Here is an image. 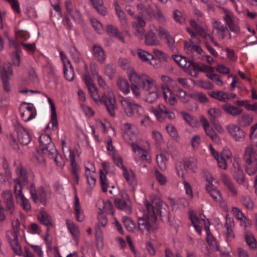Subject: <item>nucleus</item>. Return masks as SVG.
<instances>
[{
    "label": "nucleus",
    "mask_w": 257,
    "mask_h": 257,
    "mask_svg": "<svg viewBox=\"0 0 257 257\" xmlns=\"http://www.w3.org/2000/svg\"><path fill=\"white\" fill-rule=\"evenodd\" d=\"M221 178L223 183L229 190L231 195L233 197L236 196L238 195V192L230 177L227 174H222Z\"/></svg>",
    "instance_id": "26"
},
{
    "label": "nucleus",
    "mask_w": 257,
    "mask_h": 257,
    "mask_svg": "<svg viewBox=\"0 0 257 257\" xmlns=\"http://www.w3.org/2000/svg\"><path fill=\"white\" fill-rule=\"evenodd\" d=\"M122 220L123 224L128 231L133 232L136 229V223L132 219L128 217H123Z\"/></svg>",
    "instance_id": "53"
},
{
    "label": "nucleus",
    "mask_w": 257,
    "mask_h": 257,
    "mask_svg": "<svg viewBox=\"0 0 257 257\" xmlns=\"http://www.w3.org/2000/svg\"><path fill=\"white\" fill-rule=\"evenodd\" d=\"M119 102L125 114L128 117H133L136 113L138 116H143L145 112L144 108L130 97H121Z\"/></svg>",
    "instance_id": "9"
},
{
    "label": "nucleus",
    "mask_w": 257,
    "mask_h": 257,
    "mask_svg": "<svg viewBox=\"0 0 257 257\" xmlns=\"http://www.w3.org/2000/svg\"><path fill=\"white\" fill-rule=\"evenodd\" d=\"M233 226V221L232 219H226L225 226L226 228V238L228 241H231L234 238L235 235L231 229Z\"/></svg>",
    "instance_id": "48"
},
{
    "label": "nucleus",
    "mask_w": 257,
    "mask_h": 257,
    "mask_svg": "<svg viewBox=\"0 0 257 257\" xmlns=\"http://www.w3.org/2000/svg\"><path fill=\"white\" fill-rule=\"evenodd\" d=\"M113 6L114 7L116 14L118 18H119L120 23L122 26H126L127 24L126 18L125 17L124 12L122 10L117 0L114 1Z\"/></svg>",
    "instance_id": "36"
},
{
    "label": "nucleus",
    "mask_w": 257,
    "mask_h": 257,
    "mask_svg": "<svg viewBox=\"0 0 257 257\" xmlns=\"http://www.w3.org/2000/svg\"><path fill=\"white\" fill-rule=\"evenodd\" d=\"M153 53L160 61H167L168 57L164 52L157 49H154Z\"/></svg>",
    "instance_id": "62"
},
{
    "label": "nucleus",
    "mask_w": 257,
    "mask_h": 257,
    "mask_svg": "<svg viewBox=\"0 0 257 257\" xmlns=\"http://www.w3.org/2000/svg\"><path fill=\"white\" fill-rule=\"evenodd\" d=\"M18 137L19 142L23 145L29 144L31 141L30 135L26 130H23L19 132Z\"/></svg>",
    "instance_id": "44"
},
{
    "label": "nucleus",
    "mask_w": 257,
    "mask_h": 257,
    "mask_svg": "<svg viewBox=\"0 0 257 257\" xmlns=\"http://www.w3.org/2000/svg\"><path fill=\"white\" fill-rule=\"evenodd\" d=\"M97 80L98 85L103 90V94L100 97V104L104 103L108 112L110 115L114 116L117 105L113 92L100 75H97Z\"/></svg>",
    "instance_id": "5"
},
{
    "label": "nucleus",
    "mask_w": 257,
    "mask_h": 257,
    "mask_svg": "<svg viewBox=\"0 0 257 257\" xmlns=\"http://www.w3.org/2000/svg\"><path fill=\"white\" fill-rule=\"evenodd\" d=\"M13 75V71L10 63L4 66L1 73L4 90L6 92H9L11 90V86L9 82L10 77Z\"/></svg>",
    "instance_id": "16"
},
{
    "label": "nucleus",
    "mask_w": 257,
    "mask_h": 257,
    "mask_svg": "<svg viewBox=\"0 0 257 257\" xmlns=\"http://www.w3.org/2000/svg\"><path fill=\"white\" fill-rule=\"evenodd\" d=\"M157 162L160 169L165 170L166 168V161H167L166 157L163 154L159 155L156 157Z\"/></svg>",
    "instance_id": "64"
},
{
    "label": "nucleus",
    "mask_w": 257,
    "mask_h": 257,
    "mask_svg": "<svg viewBox=\"0 0 257 257\" xmlns=\"http://www.w3.org/2000/svg\"><path fill=\"white\" fill-rule=\"evenodd\" d=\"M222 108L225 113L233 116L239 115L242 112V109L228 103L222 105Z\"/></svg>",
    "instance_id": "34"
},
{
    "label": "nucleus",
    "mask_w": 257,
    "mask_h": 257,
    "mask_svg": "<svg viewBox=\"0 0 257 257\" xmlns=\"http://www.w3.org/2000/svg\"><path fill=\"white\" fill-rule=\"evenodd\" d=\"M253 118L247 114H242L238 119V122L243 126L249 125L252 121Z\"/></svg>",
    "instance_id": "57"
},
{
    "label": "nucleus",
    "mask_w": 257,
    "mask_h": 257,
    "mask_svg": "<svg viewBox=\"0 0 257 257\" xmlns=\"http://www.w3.org/2000/svg\"><path fill=\"white\" fill-rule=\"evenodd\" d=\"M71 159V173L73 175L76 183L77 184L79 182V175L78 173L79 171V167L76 163L74 160V156H73L70 158Z\"/></svg>",
    "instance_id": "50"
},
{
    "label": "nucleus",
    "mask_w": 257,
    "mask_h": 257,
    "mask_svg": "<svg viewBox=\"0 0 257 257\" xmlns=\"http://www.w3.org/2000/svg\"><path fill=\"white\" fill-rule=\"evenodd\" d=\"M73 208L75 211V215L76 219L79 222L83 221L85 218V216L83 211L81 209L79 199L77 195H75L74 196Z\"/></svg>",
    "instance_id": "32"
},
{
    "label": "nucleus",
    "mask_w": 257,
    "mask_h": 257,
    "mask_svg": "<svg viewBox=\"0 0 257 257\" xmlns=\"http://www.w3.org/2000/svg\"><path fill=\"white\" fill-rule=\"evenodd\" d=\"M184 165L192 172H196L197 169V161L195 158L191 157L186 159L184 162Z\"/></svg>",
    "instance_id": "52"
},
{
    "label": "nucleus",
    "mask_w": 257,
    "mask_h": 257,
    "mask_svg": "<svg viewBox=\"0 0 257 257\" xmlns=\"http://www.w3.org/2000/svg\"><path fill=\"white\" fill-rule=\"evenodd\" d=\"M173 18L175 21L180 24L183 25L185 22V19L183 15L182 12L178 10H175L172 14Z\"/></svg>",
    "instance_id": "58"
},
{
    "label": "nucleus",
    "mask_w": 257,
    "mask_h": 257,
    "mask_svg": "<svg viewBox=\"0 0 257 257\" xmlns=\"http://www.w3.org/2000/svg\"><path fill=\"white\" fill-rule=\"evenodd\" d=\"M151 200L152 204H151V205L153 207L154 210L156 209L157 213L162 217H168L169 215L168 206L157 196H152Z\"/></svg>",
    "instance_id": "15"
},
{
    "label": "nucleus",
    "mask_w": 257,
    "mask_h": 257,
    "mask_svg": "<svg viewBox=\"0 0 257 257\" xmlns=\"http://www.w3.org/2000/svg\"><path fill=\"white\" fill-rule=\"evenodd\" d=\"M104 73L110 79H112L115 73L114 66L110 64L106 65L104 68Z\"/></svg>",
    "instance_id": "63"
},
{
    "label": "nucleus",
    "mask_w": 257,
    "mask_h": 257,
    "mask_svg": "<svg viewBox=\"0 0 257 257\" xmlns=\"http://www.w3.org/2000/svg\"><path fill=\"white\" fill-rule=\"evenodd\" d=\"M152 112L155 115L159 121L163 120V117L161 115L162 113L165 114L167 117L170 119H173L175 117L174 113L170 110H168V108L162 104H159L157 108H152Z\"/></svg>",
    "instance_id": "23"
},
{
    "label": "nucleus",
    "mask_w": 257,
    "mask_h": 257,
    "mask_svg": "<svg viewBox=\"0 0 257 257\" xmlns=\"http://www.w3.org/2000/svg\"><path fill=\"white\" fill-rule=\"evenodd\" d=\"M200 42L201 41L199 39H197V41L190 40L189 42H185L184 48L188 54L203 60L204 59L205 54L199 44Z\"/></svg>",
    "instance_id": "11"
},
{
    "label": "nucleus",
    "mask_w": 257,
    "mask_h": 257,
    "mask_svg": "<svg viewBox=\"0 0 257 257\" xmlns=\"http://www.w3.org/2000/svg\"><path fill=\"white\" fill-rule=\"evenodd\" d=\"M119 64L127 74L131 82V88L136 97H140L142 90L149 91L155 86V80L145 74H138L134 68L130 67V62L125 58H120Z\"/></svg>",
    "instance_id": "2"
},
{
    "label": "nucleus",
    "mask_w": 257,
    "mask_h": 257,
    "mask_svg": "<svg viewBox=\"0 0 257 257\" xmlns=\"http://www.w3.org/2000/svg\"><path fill=\"white\" fill-rule=\"evenodd\" d=\"M48 102L51 108V121L52 125V129L55 130L58 128V121L56 111L55 105L50 98H48Z\"/></svg>",
    "instance_id": "37"
},
{
    "label": "nucleus",
    "mask_w": 257,
    "mask_h": 257,
    "mask_svg": "<svg viewBox=\"0 0 257 257\" xmlns=\"http://www.w3.org/2000/svg\"><path fill=\"white\" fill-rule=\"evenodd\" d=\"M122 174L129 185L131 189L134 191L138 184L136 176L134 172L132 170H127L126 168H123Z\"/></svg>",
    "instance_id": "24"
},
{
    "label": "nucleus",
    "mask_w": 257,
    "mask_h": 257,
    "mask_svg": "<svg viewBox=\"0 0 257 257\" xmlns=\"http://www.w3.org/2000/svg\"><path fill=\"white\" fill-rule=\"evenodd\" d=\"M243 158L245 162H257V149L250 145L247 146L244 149Z\"/></svg>",
    "instance_id": "29"
},
{
    "label": "nucleus",
    "mask_w": 257,
    "mask_h": 257,
    "mask_svg": "<svg viewBox=\"0 0 257 257\" xmlns=\"http://www.w3.org/2000/svg\"><path fill=\"white\" fill-rule=\"evenodd\" d=\"M2 196L7 211L11 214L13 213L15 210V206L12 192L10 190L4 191L2 193Z\"/></svg>",
    "instance_id": "27"
},
{
    "label": "nucleus",
    "mask_w": 257,
    "mask_h": 257,
    "mask_svg": "<svg viewBox=\"0 0 257 257\" xmlns=\"http://www.w3.org/2000/svg\"><path fill=\"white\" fill-rule=\"evenodd\" d=\"M38 219L45 225L48 226L51 224L50 217L46 213L44 208L41 210L40 214L38 215Z\"/></svg>",
    "instance_id": "56"
},
{
    "label": "nucleus",
    "mask_w": 257,
    "mask_h": 257,
    "mask_svg": "<svg viewBox=\"0 0 257 257\" xmlns=\"http://www.w3.org/2000/svg\"><path fill=\"white\" fill-rule=\"evenodd\" d=\"M211 25L213 32L215 33L218 40H223L227 36L228 39H231V35L228 31L227 27L223 24L220 20L212 19Z\"/></svg>",
    "instance_id": "14"
},
{
    "label": "nucleus",
    "mask_w": 257,
    "mask_h": 257,
    "mask_svg": "<svg viewBox=\"0 0 257 257\" xmlns=\"http://www.w3.org/2000/svg\"><path fill=\"white\" fill-rule=\"evenodd\" d=\"M17 173L18 177L14 180V191L16 194V200L25 210L29 211L31 209V205L28 200L25 197L22 192V184L24 185L27 183V176L25 171L23 170L21 168H17Z\"/></svg>",
    "instance_id": "6"
},
{
    "label": "nucleus",
    "mask_w": 257,
    "mask_h": 257,
    "mask_svg": "<svg viewBox=\"0 0 257 257\" xmlns=\"http://www.w3.org/2000/svg\"><path fill=\"white\" fill-rule=\"evenodd\" d=\"M190 218L196 231L199 234H201L202 225H204V229L207 235L206 239L207 243L211 247V249L215 251L218 250L219 246L218 243L214 237L210 233L209 227V222L205 221L203 219H199L193 213H190Z\"/></svg>",
    "instance_id": "8"
},
{
    "label": "nucleus",
    "mask_w": 257,
    "mask_h": 257,
    "mask_svg": "<svg viewBox=\"0 0 257 257\" xmlns=\"http://www.w3.org/2000/svg\"><path fill=\"white\" fill-rule=\"evenodd\" d=\"M145 43L148 46H157L160 44L156 33L152 30L145 35Z\"/></svg>",
    "instance_id": "33"
},
{
    "label": "nucleus",
    "mask_w": 257,
    "mask_h": 257,
    "mask_svg": "<svg viewBox=\"0 0 257 257\" xmlns=\"http://www.w3.org/2000/svg\"><path fill=\"white\" fill-rule=\"evenodd\" d=\"M20 223L18 220L12 221V230L7 233V237L14 252L18 255L22 254V249L19 240Z\"/></svg>",
    "instance_id": "10"
},
{
    "label": "nucleus",
    "mask_w": 257,
    "mask_h": 257,
    "mask_svg": "<svg viewBox=\"0 0 257 257\" xmlns=\"http://www.w3.org/2000/svg\"><path fill=\"white\" fill-rule=\"evenodd\" d=\"M63 72L65 78L69 81H72L74 78V71L71 64L67 63L63 66Z\"/></svg>",
    "instance_id": "43"
},
{
    "label": "nucleus",
    "mask_w": 257,
    "mask_h": 257,
    "mask_svg": "<svg viewBox=\"0 0 257 257\" xmlns=\"http://www.w3.org/2000/svg\"><path fill=\"white\" fill-rule=\"evenodd\" d=\"M193 70H198L199 71L205 72L206 74H210L211 72H214V69L213 67L203 64H199L194 62V64L192 66Z\"/></svg>",
    "instance_id": "45"
},
{
    "label": "nucleus",
    "mask_w": 257,
    "mask_h": 257,
    "mask_svg": "<svg viewBox=\"0 0 257 257\" xmlns=\"http://www.w3.org/2000/svg\"><path fill=\"white\" fill-rule=\"evenodd\" d=\"M213 180V177L210 176L208 181L209 183H211V184L206 185V190L215 202L221 204L223 202L222 194L218 190H217L213 187L212 185Z\"/></svg>",
    "instance_id": "22"
},
{
    "label": "nucleus",
    "mask_w": 257,
    "mask_h": 257,
    "mask_svg": "<svg viewBox=\"0 0 257 257\" xmlns=\"http://www.w3.org/2000/svg\"><path fill=\"white\" fill-rule=\"evenodd\" d=\"M144 204L146 207L147 213L142 216L138 218V230L142 234L147 236L149 235L151 231L157 229V217L153 207L147 200L144 201Z\"/></svg>",
    "instance_id": "4"
},
{
    "label": "nucleus",
    "mask_w": 257,
    "mask_h": 257,
    "mask_svg": "<svg viewBox=\"0 0 257 257\" xmlns=\"http://www.w3.org/2000/svg\"><path fill=\"white\" fill-rule=\"evenodd\" d=\"M51 158H53L57 166L63 168L65 165V160L61 155L58 154L57 152L54 155H49Z\"/></svg>",
    "instance_id": "61"
},
{
    "label": "nucleus",
    "mask_w": 257,
    "mask_h": 257,
    "mask_svg": "<svg viewBox=\"0 0 257 257\" xmlns=\"http://www.w3.org/2000/svg\"><path fill=\"white\" fill-rule=\"evenodd\" d=\"M137 8L140 14L148 21H151L153 18H155L161 23L166 22L164 14L160 7L156 4L147 6L141 3L137 5Z\"/></svg>",
    "instance_id": "7"
},
{
    "label": "nucleus",
    "mask_w": 257,
    "mask_h": 257,
    "mask_svg": "<svg viewBox=\"0 0 257 257\" xmlns=\"http://www.w3.org/2000/svg\"><path fill=\"white\" fill-rule=\"evenodd\" d=\"M161 88L165 101L171 105L177 104V99L169 87L165 85L161 86Z\"/></svg>",
    "instance_id": "25"
},
{
    "label": "nucleus",
    "mask_w": 257,
    "mask_h": 257,
    "mask_svg": "<svg viewBox=\"0 0 257 257\" xmlns=\"http://www.w3.org/2000/svg\"><path fill=\"white\" fill-rule=\"evenodd\" d=\"M240 202L241 204L246 209L252 210L254 207V203L251 198L246 195H242L240 198Z\"/></svg>",
    "instance_id": "41"
},
{
    "label": "nucleus",
    "mask_w": 257,
    "mask_h": 257,
    "mask_svg": "<svg viewBox=\"0 0 257 257\" xmlns=\"http://www.w3.org/2000/svg\"><path fill=\"white\" fill-rule=\"evenodd\" d=\"M33 201L37 203L40 202L43 206L47 204L46 194L42 187H40L35 194H33Z\"/></svg>",
    "instance_id": "35"
},
{
    "label": "nucleus",
    "mask_w": 257,
    "mask_h": 257,
    "mask_svg": "<svg viewBox=\"0 0 257 257\" xmlns=\"http://www.w3.org/2000/svg\"><path fill=\"white\" fill-rule=\"evenodd\" d=\"M123 199L117 197L114 200L115 206L119 209L123 210L126 213L130 214L132 212V207L128 203V197L126 193L123 195Z\"/></svg>",
    "instance_id": "21"
},
{
    "label": "nucleus",
    "mask_w": 257,
    "mask_h": 257,
    "mask_svg": "<svg viewBox=\"0 0 257 257\" xmlns=\"http://www.w3.org/2000/svg\"><path fill=\"white\" fill-rule=\"evenodd\" d=\"M245 171L248 175H252L257 172V162H245Z\"/></svg>",
    "instance_id": "55"
},
{
    "label": "nucleus",
    "mask_w": 257,
    "mask_h": 257,
    "mask_svg": "<svg viewBox=\"0 0 257 257\" xmlns=\"http://www.w3.org/2000/svg\"><path fill=\"white\" fill-rule=\"evenodd\" d=\"M117 86L119 90L124 94H128L130 92V85L126 79L119 78L117 80Z\"/></svg>",
    "instance_id": "39"
},
{
    "label": "nucleus",
    "mask_w": 257,
    "mask_h": 257,
    "mask_svg": "<svg viewBox=\"0 0 257 257\" xmlns=\"http://www.w3.org/2000/svg\"><path fill=\"white\" fill-rule=\"evenodd\" d=\"M85 69L86 70L85 73L83 75L82 79L84 82L89 93V94L92 99L95 101V102L98 105L100 104V97L97 91L96 86L94 83V82L91 78L88 71V67L85 64Z\"/></svg>",
    "instance_id": "12"
},
{
    "label": "nucleus",
    "mask_w": 257,
    "mask_h": 257,
    "mask_svg": "<svg viewBox=\"0 0 257 257\" xmlns=\"http://www.w3.org/2000/svg\"><path fill=\"white\" fill-rule=\"evenodd\" d=\"M176 93L178 98L184 103L188 102L190 96H193L192 95H188L187 92L181 88H178V89L176 91Z\"/></svg>",
    "instance_id": "54"
},
{
    "label": "nucleus",
    "mask_w": 257,
    "mask_h": 257,
    "mask_svg": "<svg viewBox=\"0 0 257 257\" xmlns=\"http://www.w3.org/2000/svg\"><path fill=\"white\" fill-rule=\"evenodd\" d=\"M184 120L191 126L194 127L196 126L198 123L197 119L188 113L182 112L181 113Z\"/></svg>",
    "instance_id": "49"
},
{
    "label": "nucleus",
    "mask_w": 257,
    "mask_h": 257,
    "mask_svg": "<svg viewBox=\"0 0 257 257\" xmlns=\"http://www.w3.org/2000/svg\"><path fill=\"white\" fill-rule=\"evenodd\" d=\"M66 224L68 230L73 236V239L77 243L80 235L78 226L73 221L68 219L66 220Z\"/></svg>",
    "instance_id": "30"
},
{
    "label": "nucleus",
    "mask_w": 257,
    "mask_h": 257,
    "mask_svg": "<svg viewBox=\"0 0 257 257\" xmlns=\"http://www.w3.org/2000/svg\"><path fill=\"white\" fill-rule=\"evenodd\" d=\"M76 23L82 24L83 22L82 15L76 8L67 13Z\"/></svg>",
    "instance_id": "46"
},
{
    "label": "nucleus",
    "mask_w": 257,
    "mask_h": 257,
    "mask_svg": "<svg viewBox=\"0 0 257 257\" xmlns=\"http://www.w3.org/2000/svg\"><path fill=\"white\" fill-rule=\"evenodd\" d=\"M166 130L169 135L177 141L179 140V136L176 128L171 124H168L166 126Z\"/></svg>",
    "instance_id": "60"
},
{
    "label": "nucleus",
    "mask_w": 257,
    "mask_h": 257,
    "mask_svg": "<svg viewBox=\"0 0 257 257\" xmlns=\"http://www.w3.org/2000/svg\"><path fill=\"white\" fill-rule=\"evenodd\" d=\"M93 55L95 60L100 63H103L106 59V54L103 48L99 46H93Z\"/></svg>",
    "instance_id": "31"
},
{
    "label": "nucleus",
    "mask_w": 257,
    "mask_h": 257,
    "mask_svg": "<svg viewBox=\"0 0 257 257\" xmlns=\"http://www.w3.org/2000/svg\"><path fill=\"white\" fill-rule=\"evenodd\" d=\"M137 53L140 59L144 62H149L153 58V55L140 49L138 50Z\"/></svg>",
    "instance_id": "59"
},
{
    "label": "nucleus",
    "mask_w": 257,
    "mask_h": 257,
    "mask_svg": "<svg viewBox=\"0 0 257 257\" xmlns=\"http://www.w3.org/2000/svg\"><path fill=\"white\" fill-rule=\"evenodd\" d=\"M244 237L247 244L250 248L255 249L257 247V241L251 232L246 231Z\"/></svg>",
    "instance_id": "47"
},
{
    "label": "nucleus",
    "mask_w": 257,
    "mask_h": 257,
    "mask_svg": "<svg viewBox=\"0 0 257 257\" xmlns=\"http://www.w3.org/2000/svg\"><path fill=\"white\" fill-rule=\"evenodd\" d=\"M39 142L40 146L37 149L33 157V163L37 166L44 168L46 166L45 156L46 154L54 155L57 153V150L52 143L50 137L48 135H41L39 137Z\"/></svg>",
    "instance_id": "3"
},
{
    "label": "nucleus",
    "mask_w": 257,
    "mask_h": 257,
    "mask_svg": "<svg viewBox=\"0 0 257 257\" xmlns=\"http://www.w3.org/2000/svg\"><path fill=\"white\" fill-rule=\"evenodd\" d=\"M223 13V20L225 22V26L230 32L238 34L240 33V28L235 22L236 17L233 12L225 8H221Z\"/></svg>",
    "instance_id": "13"
},
{
    "label": "nucleus",
    "mask_w": 257,
    "mask_h": 257,
    "mask_svg": "<svg viewBox=\"0 0 257 257\" xmlns=\"http://www.w3.org/2000/svg\"><path fill=\"white\" fill-rule=\"evenodd\" d=\"M226 130L229 135L236 142L244 140L245 134L244 131L234 123H229L226 126Z\"/></svg>",
    "instance_id": "17"
},
{
    "label": "nucleus",
    "mask_w": 257,
    "mask_h": 257,
    "mask_svg": "<svg viewBox=\"0 0 257 257\" xmlns=\"http://www.w3.org/2000/svg\"><path fill=\"white\" fill-rule=\"evenodd\" d=\"M121 128L123 139L131 146L136 156V163L140 167L146 168V163H150L152 160L149 153V143L138 138L139 131L134 125L124 123L121 125Z\"/></svg>",
    "instance_id": "1"
},
{
    "label": "nucleus",
    "mask_w": 257,
    "mask_h": 257,
    "mask_svg": "<svg viewBox=\"0 0 257 257\" xmlns=\"http://www.w3.org/2000/svg\"><path fill=\"white\" fill-rule=\"evenodd\" d=\"M207 112L212 122H215L216 119L221 116V111L218 108H211L208 110Z\"/></svg>",
    "instance_id": "51"
},
{
    "label": "nucleus",
    "mask_w": 257,
    "mask_h": 257,
    "mask_svg": "<svg viewBox=\"0 0 257 257\" xmlns=\"http://www.w3.org/2000/svg\"><path fill=\"white\" fill-rule=\"evenodd\" d=\"M154 88H156V82H155V86L149 91H146L145 90H142L141 92L145 91V92H149L146 96V101L148 102L152 103L155 102L158 98L160 96V93L157 90H153ZM142 92H141V94Z\"/></svg>",
    "instance_id": "38"
},
{
    "label": "nucleus",
    "mask_w": 257,
    "mask_h": 257,
    "mask_svg": "<svg viewBox=\"0 0 257 257\" xmlns=\"http://www.w3.org/2000/svg\"><path fill=\"white\" fill-rule=\"evenodd\" d=\"M210 96L221 102H226L229 100V93L221 91H214L209 93Z\"/></svg>",
    "instance_id": "40"
},
{
    "label": "nucleus",
    "mask_w": 257,
    "mask_h": 257,
    "mask_svg": "<svg viewBox=\"0 0 257 257\" xmlns=\"http://www.w3.org/2000/svg\"><path fill=\"white\" fill-rule=\"evenodd\" d=\"M173 58L177 64L182 68L185 72L188 71L189 69H192V66L194 64L193 61H189L187 58L180 55H174Z\"/></svg>",
    "instance_id": "28"
},
{
    "label": "nucleus",
    "mask_w": 257,
    "mask_h": 257,
    "mask_svg": "<svg viewBox=\"0 0 257 257\" xmlns=\"http://www.w3.org/2000/svg\"><path fill=\"white\" fill-rule=\"evenodd\" d=\"M231 173L233 177L238 184L242 185L244 183L245 180L244 174L243 170L241 168V166L238 159H234L232 167L231 169Z\"/></svg>",
    "instance_id": "18"
},
{
    "label": "nucleus",
    "mask_w": 257,
    "mask_h": 257,
    "mask_svg": "<svg viewBox=\"0 0 257 257\" xmlns=\"http://www.w3.org/2000/svg\"><path fill=\"white\" fill-rule=\"evenodd\" d=\"M94 8L102 16H105L107 13L104 6L103 0H90Z\"/></svg>",
    "instance_id": "42"
},
{
    "label": "nucleus",
    "mask_w": 257,
    "mask_h": 257,
    "mask_svg": "<svg viewBox=\"0 0 257 257\" xmlns=\"http://www.w3.org/2000/svg\"><path fill=\"white\" fill-rule=\"evenodd\" d=\"M136 21L132 23V27L135 30L136 36L142 39L143 36L145 33V27L146 25L145 18L142 16H135Z\"/></svg>",
    "instance_id": "20"
},
{
    "label": "nucleus",
    "mask_w": 257,
    "mask_h": 257,
    "mask_svg": "<svg viewBox=\"0 0 257 257\" xmlns=\"http://www.w3.org/2000/svg\"><path fill=\"white\" fill-rule=\"evenodd\" d=\"M200 121L202 124L206 135L209 137L213 142L219 144L220 142V138L210 125L207 119L205 117L201 116L200 118Z\"/></svg>",
    "instance_id": "19"
}]
</instances>
